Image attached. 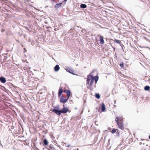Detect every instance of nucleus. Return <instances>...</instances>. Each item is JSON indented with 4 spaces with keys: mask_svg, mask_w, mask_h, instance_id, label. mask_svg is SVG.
<instances>
[{
    "mask_svg": "<svg viewBox=\"0 0 150 150\" xmlns=\"http://www.w3.org/2000/svg\"><path fill=\"white\" fill-rule=\"evenodd\" d=\"M114 102H115V104L116 102V100H114Z\"/></svg>",
    "mask_w": 150,
    "mask_h": 150,
    "instance_id": "nucleus-31",
    "label": "nucleus"
},
{
    "mask_svg": "<svg viewBox=\"0 0 150 150\" xmlns=\"http://www.w3.org/2000/svg\"><path fill=\"white\" fill-rule=\"evenodd\" d=\"M116 130L115 129H113L112 131H111V133L112 134H114L115 132H116Z\"/></svg>",
    "mask_w": 150,
    "mask_h": 150,
    "instance_id": "nucleus-22",
    "label": "nucleus"
},
{
    "mask_svg": "<svg viewBox=\"0 0 150 150\" xmlns=\"http://www.w3.org/2000/svg\"><path fill=\"white\" fill-rule=\"evenodd\" d=\"M117 124L119 128L122 130L123 129L124 127L123 124L122 123H119Z\"/></svg>",
    "mask_w": 150,
    "mask_h": 150,
    "instance_id": "nucleus-5",
    "label": "nucleus"
},
{
    "mask_svg": "<svg viewBox=\"0 0 150 150\" xmlns=\"http://www.w3.org/2000/svg\"><path fill=\"white\" fill-rule=\"evenodd\" d=\"M116 133L117 134H119V132H117Z\"/></svg>",
    "mask_w": 150,
    "mask_h": 150,
    "instance_id": "nucleus-29",
    "label": "nucleus"
},
{
    "mask_svg": "<svg viewBox=\"0 0 150 150\" xmlns=\"http://www.w3.org/2000/svg\"><path fill=\"white\" fill-rule=\"evenodd\" d=\"M94 80L95 81V85H96V84L97 83V82L98 81V76H94ZM95 87H96V85H95Z\"/></svg>",
    "mask_w": 150,
    "mask_h": 150,
    "instance_id": "nucleus-13",
    "label": "nucleus"
},
{
    "mask_svg": "<svg viewBox=\"0 0 150 150\" xmlns=\"http://www.w3.org/2000/svg\"><path fill=\"white\" fill-rule=\"evenodd\" d=\"M16 41H17V42H19V41L18 40H16Z\"/></svg>",
    "mask_w": 150,
    "mask_h": 150,
    "instance_id": "nucleus-33",
    "label": "nucleus"
},
{
    "mask_svg": "<svg viewBox=\"0 0 150 150\" xmlns=\"http://www.w3.org/2000/svg\"><path fill=\"white\" fill-rule=\"evenodd\" d=\"M64 107L60 110L61 114V113H65L69 111V109L67 107H65L64 105H63Z\"/></svg>",
    "mask_w": 150,
    "mask_h": 150,
    "instance_id": "nucleus-2",
    "label": "nucleus"
},
{
    "mask_svg": "<svg viewBox=\"0 0 150 150\" xmlns=\"http://www.w3.org/2000/svg\"><path fill=\"white\" fill-rule=\"evenodd\" d=\"M62 4V3L57 4H56L54 6V8H57L60 7L61 5Z\"/></svg>",
    "mask_w": 150,
    "mask_h": 150,
    "instance_id": "nucleus-14",
    "label": "nucleus"
},
{
    "mask_svg": "<svg viewBox=\"0 0 150 150\" xmlns=\"http://www.w3.org/2000/svg\"><path fill=\"white\" fill-rule=\"evenodd\" d=\"M80 7L81 8H85L87 7V6L85 4H81Z\"/></svg>",
    "mask_w": 150,
    "mask_h": 150,
    "instance_id": "nucleus-15",
    "label": "nucleus"
},
{
    "mask_svg": "<svg viewBox=\"0 0 150 150\" xmlns=\"http://www.w3.org/2000/svg\"><path fill=\"white\" fill-rule=\"evenodd\" d=\"M45 148L46 149H47V150H52V149H50L49 148H48L47 147H45Z\"/></svg>",
    "mask_w": 150,
    "mask_h": 150,
    "instance_id": "nucleus-26",
    "label": "nucleus"
},
{
    "mask_svg": "<svg viewBox=\"0 0 150 150\" xmlns=\"http://www.w3.org/2000/svg\"><path fill=\"white\" fill-rule=\"evenodd\" d=\"M86 31L85 30V29H83L82 30V32L83 33L84 32V31Z\"/></svg>",
    "mask_w": 150,
    "mask_h": 150,
    "instance_id": "nucleus-28",
    "label": "nucleus"
},
{
    "mask_svg": "<svg viewBox=\"0 0 150 150\" xmlns=\"http://www.w3.org/2000/svg\"><path fill=\"white\" fill-rule=\"evenodd\" d=\"M150 87L148 86H146L144 88V89L146 91H148L150 89Z\"/></svg>",
    "mask_w": 150,
    "mask_h": 150,
    "instance_id": "nucleus-18",
    "label": "nucleus"
},
{
    "mask_svg": "<svg viewBox=\"0 0 150 150\" xmlns=\"http://www.w3.org/2000/svg\"><path fill=\"white\" fill-rule=\"evenodd\" d=\"M100 43L101 44H103L104 43V40H103V36L100 35Z\"/></svg>",
    "mask_w": 150,
    "mask_h": 150,
    "instance_id": "nucleus-7",
    "label": "nucleus"
},
{
    "mask_svg": "<svg viewBox=\"0 0 150 150\" xmlns=\"http://www.w3.org/2000/svg\"><path fill=\"white\" fill-rule=\"evenodd\" d=\"M24 50H25V48H24Z\"/></svg>",
    "mask_w": 150,
    "mask_h": 150,
    "instance_id": "nucleus-38",
    "label": "nucleus"
},
{
    "mask_svg": "<svg viewBox=\"0 0 150 150\" xmlns=\"http://www.w3.org/2000/svg\"><path fill=\"white\" fill-rule=\"evenodd\" d=\"M63 92V91L62 87H60L58 93V96L59 97L61 95Z\"/></svg>",
    "mask_w": 150,
    "mask_h": 150,
    "instance_id": "nucleus-9",
    "label": "nucleus"
},
{
    "mask_svg": "<svg viewBox=\"0 0 150 150\" xmlns=\"http://www.w3.org/2000/svg\"><path fill=\"white\" fill-rule=\"evenodd\" d=\"M67 98L68 99L69 98V97L70 96V93H71L70 91H68L67 92Z\"/></svg>",
    "mask_w": 150,
    "mask_h": 150,
    "instance_id": "nucleus-19",
    "label": "nucleus"
},
{
    "mask_svg": "<svg viewBox=\"0 0 150 150\" xmlns=\"http://www.w3.org/2000/svg\"><path fill=\"white\" fill-rule=\"evenodd\" d=\"M67 0H64V1H67Z\"/></svg>",
    "mask_w": 150,
    "mask_h": 150,
    "instance_id": "nucleus-32",
    "label": "nucleus"
},
{
    "mask_svg": "<svg viewBox=\"0 0 150 150\" xmlns=\"http://www.w3.org/2000/svg\"><path fill=\"white\" fill-rule=\"evenodd\" d=\"M115 42H116L117 43L119 44H120V43H121V42L119 40H115Z\"/></svg>",
    "mask_w": 150,
    "mask_h": 150,
    "instance_id": "nucleus-21",
    "label": "nucleus"
},
{
    "mask_svg": "<svg viewBox=\"0 0 150 150\" xmlns=\"http://www.w3.org/2000/svg\"><path fill=\"white\" fill-rule=\"evenodd\" d=\"M149 138L150 139V135L149 136Z\"/></svg>",
    "mask_w": 150,
    "mask_h": 150,
    "instance_id": "nucleus-34",
    "label": "nucleus"
},
{
    "mask_svg": "<svg viewBox=\"0 0 150 150\" xmlns=\"http://www.w3.org/2000/svg\"><path fill=\"white\" fill-rule=\"evenodd\" d=\"M60 69L59 66L58 64H57L54 68V70L55 71H58Z\"/></svg>",
    "mask_w": 150,
    "mask_h": 150,
    "instance_id": "nucleus-10",
    "label": "nucleus"
},
{
    "mask_svg": "<svg viewBox=\"0 0 150 150\" xmlns=\"http://www.w3.org/2000/svg\"><path fill=\"white\" fill-rule=\"evenodd\" d=\"M69 91V90H64V93H67V92L68 91Z\"/></svg>",
    "mask_w": 150,
    "mask_h": 150,
    "instance_id": "nucleus-25",
    "label": "nucleus"
},
{
    "mask_svg": "<svg viewBox=\"0 0 150 150\" xmlns=\"http://www.w3.org/2000/svg\"><path fill=\"white\" fill-rule=\"evenodd\" d=\"M105 106L104 103H102V105H101V110L103 112H104L105 111Z\"/></svg>",
    "mask_w": 150,
    "mask_h": 150,
    "instance_id": "nucleus-12",
    "label": "nucleus"
},
{
    "mask_svg": "<svg viewBox=\"0 0 150 150\" xmlns=\"http://www.w3.org/2000/svg\"><path fill=\"white\" fill-rule=\"evenodd\" d=\"M0 81L3 83H5L6 81V78L4 77H1L0 78Z\"/></svg>",
    "mask_w": 150,
    "mask_h": 150,
    "instance_id": "nucleus-8",
    "label": "nucleus"
},
{
    "mask_svg": "<svg viewBox=\"0 0 150 150\" xmlns=\"http://www.w3.org/2000/svg\"><path fill=\"white\" fill-rule=\"evenodd\" d=\"M94 78V76H92L88 75L87 76V78L86 80L87 84H89V81H90V80H92V79Z\"/></svg>",
    "mask_w": 150,
    "mask_h": 150,
    "instance_id": "nucleus-3",
    "label": "nucleus"
},
{
    "mask_svg": "<svg viewBox=\"0 0 150 150\" xmlns=\"http://www.w3.org/2000/svg\"><path fill=\"white\" fill-rule=\"evenodd\" d=\"M0 145H1V147H2V148H3V145L1 144V141H0Z\"/></svg>",
    "mask_w": 150,
    "mask_h": 150,
    "instance_id": "nucleus-27",
    "label": "nucleus"
},
{
    "mask_svg": "<svg viewBox=\"0 0 150 150\" xmlns=\"http://www.w3.org/2000/svg\"><path fill=\"white\" fill-rule=\"evenodd\" d=\"M66 71L69 73L74 75V74L73 73V70L69 67H67L66 69Z\"/></svg>",
    "mask_w": 150,
    "mask_h": 150,
    "instance_id": "nucleus-6",
    "label": "nucleus"
},
{
    "mask_svg": "<svg viewBox=\"0 0 150 150\" xmlns=\"http://www.w3.org/2000/svg\"><path fill=\"white\" fill-rule=\"evenodd\" d=\"M52 111L57 115H61L59 105H57L54 107L52 110Z\"/></svg>",
    "mask_w": 150,
    "mask_h": 150,
    "instance_id": "nucleus-1",
    "label": "nucleus"
},
{
    "mask_svg": "<svg viewBox=\"0 0 150 150\" xmlns=\"http://www.w3.org/2000/svg\"><path fill=\"white\" fill-rule=\"evenodd\" d=\"M118 118H119L118 117H117L116 118V119H115V121L117 122V124H118V123H119V121H118V120H119Z\"/></svg>",
    "mask_w": 150,
    "mask_h": 150,
    "instance_id": "nucleus-24",
    "label": "nucleus"
},
{
    "mask_svg": "<svg viewBox=\"0 0 150 150\" xmlns=\"http://www.w3.org/2000/svg\"><path fill=\"white\" fill-rule=\"evenodd\" d=\"M48 143L47 140L46 139H44L43 140V146L45 147V146L48 145Z\"/></svg>",
    "mask_w": 150,
    "mask_h": 150,
    "instance_id": "nucleus-11",
    "label": "nucleus"
},
{
    "mask_svg": "<svg viewBox=\"0 0 150 150\" xmlns=\"http://www.w3.org/2000/svg\"><path fill=\"white\" fill-rule=\"evenodd\" d=\"M94 78H93L92 79V80H91V82L90 83H89V85H90V86H92V85L93 83V82H94Z\"/></svg>",
    "mask_w": 150,
    "mask_h": 150,
    "instance_id": "nucleus-17",
    "label": "nucleus"
},
{
    "mask_svg": "<svg viewBox=\"0 0 150 150\" xmlns=\"http://www.w3.org/2000/svg\"><path fill=\"white\" fill-rule=\"evenodd\" d=\"M70 146V145H68L67 146V147H69Z\"/></svg>",
    "mask_w": 150,
    "mask_h": 150,
    "instance_id": "nucleus-30",
    "label": "nucleus"
},
{
    "mask_svg": "<svg viewBox=\"0 0 150 150\" xmlns=\"http://www.w3.org/2000/svg\"><path fill=\"white\" fill-rule=\"evenodd\" d=\"M123 63L122 62H121L120 64V66L121 67H123Z\"/></svg>",
    "mask_w": 150,
    "mask_h": 150,
    "instance_id": "nucleus-23",
    "label": "nucleus"
},
{
    "mask_svg": "<svg viewBox=\"0 0 150 150\" xmlns=\"http://www.w3.org/2000/svg\"><path fill=\"white\" fill-rule=\"evenodd\" d=\"M75 109H77V108H75Z\"/></svg>",
    "mask_w": 150,
    "mask_h": 150,
    "instance_id": "nucleus-39",
    "label": "nucleus"
},
{
    "mask_svg": "<svg viewBox=\"0 0 150 150\" xmlns=\"http://www.w3.org/2000/svg\"><path fill=\"white\" fill-rule=\"evenodd\" d=\"M3 31H4V30H2V32H3Z\"/></svg>",
    "mask_w": 150,
    "mask_h": 150,
    "instance_id": "nucleus-35",
    "label": "nucleus"
},
{
    "mask_svg": "<svg viewBox=\"0 0 150 150\" xmlns=\"http://www.w3.org/2000/svg\"><path fill=\"white\" fill-rule=\"evenodd\" d=\"M95 97L98 98V99H99L100 98V95L98 93H96V94H95Z\"/></svg>",
    "mask_w": 150,
    "mask_h": 150,
    "instance_id": "nucleus-20",
    "label": "nucleus"
},
{
    "mask_svg": "<svg viewBox=\"0 0 150 150\" xmlns=\"http://www.w3.org/2000/svg\"><path fill=\"white\" fill-rule=\"evenodd\" d=\"M49 149H52V150H55V149L53 147V145L52 144H50L49 146Z\"/></svg>",
    "mask_w": 150,
    "mask_h": 150,
    "instance_id": "nucleus-16",
    "label": "nucleus"
},
{
    "mask_svg": "<svg viewBox=\"0 0 150 150\" xmlns=\"http://www.w3.org/2000/svg\"><path fill=\"white\" fill-rule=\"evenodd\" d=\"M114 106L116 107V106L115 105H114Z\"/></svg>",
    "mask_w": 150,
    "mask_h": 150,
    "instance_id": "nucleus-36",
    "label": "nucleus"
},
{
    "mask_svg": "<svg viewBox=\"0 0 150 150\" xmlns=\"http://www.w3.org/2000/svg\"><path fill=\"white\" fill-rule=\"evenodd\" d=\"M68 100L67 98H64L63 96H61L60 98V102L61 103H66Z\"/></svg>",
    "mask_w": 150,
    "mask_h": 150,
    "instance_id": "nucleus-4",
    "label": "nucleus"
},
{
    "mask_svg": "<svg viewBox=\"0 0 150 150\" xmlns=\"http://www.w3.org/2000/svg\"><path fill=\"white\" fill-rule=\"evenodd\" d=\"M53 1H54V0H52Z\"/></svg>",
    "mask_w": 150,
    "mask_h": 150,
    "instance_id": "nucleus-37",
    "label": "nucleus"
}]
</instances>
